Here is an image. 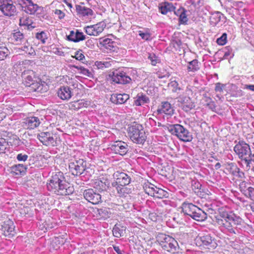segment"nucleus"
Segmentation results:
<instances>
[{
    "label": "nucleus",
    "mask_w": 254,
    "mask_h": 254,
    "mask_svg": "<svg viewBox=\"0 0 254 254\" xmlns=\"http://www.w3.org/2000/svg\"><path fill=\"white\" fill-rule=\"evenodd\" d=\"M215 222L220 227L226 229L231 234H236L235 227L244 224L243 220L232 211H227L223 208L219 209V213L215 216Z\"/></svg>",
    "instance_id": "1"
},
{
    "label": "nucleus",
    "mask_w": 254,
    "mask_h": 254,
    "mask_svg": "<svg viewBox=\"0 0 254 254\" xmlns=\"http://www.w3.org/2000/svg\"><path fill=\"white\" fill-rule=\"evenodd\" d=\"M127 134L130 140L136 144H143L147 138L143 126L135 122L128 127Z\"/></svg>",
    "instance_id": "2"
},
{
    "label": "nucleus",
    "mask_w": 254,
    "mask_h": 254,
    "mask_svg": "<svg viewBox=\"0 0 254 254\" xmlns=\"http://www.w3.org/2000/svg\"><path fill=\"white\" fill-rule=\"evenodd\" d=\"M157 241L161 248L168 252L174 254L178 249V242L170 236L159 234L157 237Z\"/></svg>",
    "instance_id": "3"
},
{
    "label": "nucleus",
    "mask_w": 254,
    "mask_h": 254,
    "mask_svg": "<svg viewBox=\"0 0 254 254\" xmlns=\"http://www.w3.org/2000/svg\"><path fill=\"white\" fill-rule=\"evenodd\" d=\"M234 150L239 157L244 160L247 163V166L250 167L253 155L249 145L244 141H239L235 146Z\"/></svg>",
    "instance_id": "4"
},
{
    "label": "nucleus",
    "mask_w": 254,
    "mask_h": 254,
    "mask_svg": "<svg viewBox=\"0 0 254 254\" xmlns=\"http://www.w3.org/2000/svg\"><path fill=\"white\" fill-rule=\"evenodd\" d=\"M196 244L198 247L208 250H214L217 247L216 240L209 235L197 237Z\"/></svg>",
    "instance_id": "5"
},
{
    "label": "nucleus",
    "mask_w": 254,
    "mask_h": 254,
    "mask_svg": "<svg viewBox=\"0 0 254 254\" xmlns=\"http://www.w3.org/2000/svg\"><path fill=\"white\" fill-rule=\"evenodd\" d=\"M171 130L180 140L184 142L190 141L192 139V135L183 126L179 124L173 125L171 127Z\"/></svg>",
    "instance_id": "6"
},
{
    "label": "nucleus",
    "mask_w": 254,
    "mask_h": 254,
    "mask_svg": "<svg viewBox=\"0 0 254 254\" xmlns=\"http://www.w3.org/2000/svg\"><path fill=\"white\" fill-rule=\"evenodd\" d=\"M192 94V90L187 87L186 90V95L180 97V102L182 104V109L186 112L190 111L195 107L194 102L189 96Z\"/></svg>",
    "instance_id": "7"
},
{
    "label": "nucleus",
    "mask_w": 254,
    "mask_h": 254,
    "mask_svg": "<svg viewBox=\"0 0 254 254\" xmlns=\"http://www.w3.org/2000/svg\"><path fill=\"white\" fill-rule=\"evenodd\" d=\"M85 163L83 159L74 160L69 163V172L74 176H78L83 173L85 170Z\"/></svg>",
    "instance_id": "8"
},
{
    "label": "nucleus",
    "mask_w": 254,
    "mask_h": 254,
    "mask_svg": "<svg viewBox=\"0 0 254 254\" xmlns=\"http://www.w3.org/2000/svg\"><path fill=\"white\" fill-rule=\"evenodd\" d=\"M0 10L5 16L9 17H13L17 14L16 6L11 0L3 1L0 5Z\"/></svg>",
    "instance_id": "9"
},
{
    "label": "nucleus",
    "mask_w": 254,
    "mask_h": 254,
    "mask_svg": "<svg viewBox=\"0 0 254 254\" xmlns=\"http://www.w3.org/2000/svg\"><path fill=\"white\" fill-rule=\"evenodd\" d=\"M114 182L112 183L113 187L127 186L130 182L129 177L125 173L117 171L113 175Z\"/></svg>",
    "instance_id": "10"
},
{
    "label": "nucleus",
    "mask_w": 254,
    "mask_h": 254,
    "mask_svg": "<svg viewBox=\"0 0 254 254\" xmlns=\"http://www.w3.org/2000/svg\"><path fill=\"white\" fill-rule=\"evenodd\" d=\"M109 181L106 174H101L92 180V186L99 190H106L109 185Z\"/></svg>",
    "instance_id": "11"
},
{
    "label": "nucleus",
    "mask_w": 254,
    "mask_h": 254,
    "mask_svg": "<svg viewBox=\"0 0 254 254\" xmlns=\"http://www.w3.org/2000/svg\"><path fill=\"white\" fill-rule=\"evenodd\" d=\"M112 80L117 84H126L131 81V78L123 71L116 70L111 75Z\"/></svg>",
    "instance_id": "12"
},
{
    "label": "nucleus",
    "mask_w": 254,
    "mask_h": 254,
    "mask_svg": "<svg viewBox=\"0 0 254 254\" xmlns=\"http://www.w3.org/2000/svg\"><path fill=\"white\" fill-rule=\"evenodd\" d=\"M0 229L2 234L5 237H8L9 238L14 236L15 234L13 222L9 219L6 220L3 222Z\"/></svg>",
    "instance_id": "13"
},
{
    "label": "nucleus",
    "mask_w": 254,
    "mask_h": 254,
    "mask_svg": "<svg viewBox=\"0 0 254 254\" xmlns=\"http://www.w3.org/2000/svg\"><path fill=\"white\" fill-rule=\"evenodd\" d=\"M106 27L105 23L99 22L96 24L87 26L84 27L85 33L90 36H98L101 33Z\"/></svg>",
    "instance_id": "14"
},
{
    "label": "nucleus",
    "mask_w": 254,
    "mask_h": 254,
    "mask_svg": "<svg viewBox=\"0 0 254 254\" xmlns=\"http://www.w3.org/2000/svg\"><path fill=\"white\" fill-rule=\"evenodd\" d=\"M63 181L58 177H54L51 180L48 187H50L53 190L55 193L58 195H63L64 184Z\"/></svg>",
    "instance_id": "15"
},
{
    "label": "nucleus",
    "mask_w": 254,
    "mask_h": 254,
    "mask_svg": "<svg viewBox=\"0 0 254 254\" xmlns=\"http://www.w3.org/2000/svg\"><path fill=\"white\" fill-rule=\"evenodd\" d=\"M83 195L85 199L93 204H97L102 201L101 195L91 189L85 190Z\"/></svg>",
    "instance_id": "16"
},
{
    "label": "nucleus",
    "mask_w": 254,
    "mask_h": 254,
    "mask_svg": "<svg viewBox=\"0 0 254 254\" xmlns=\"http://www.w3.org/2000/svg\"><path fill=\"white\" fill-rule=\"evenodd\" d=\"M39 140L43 145L46 146H54L56 142L53 137V134L50 132H42L37 136Z\"/></svg>",
    "instance_id": "17"
},
{
    "label": "nucleus",
    "mask_w": 254,
    "mask_h": 254,
    "mask_svg": "<svg viewBox=\"0 0 254 254\" xmlns=\"http://www.w3.org/2000/svg\"><path fill=\"white\" fill-rule=\"evenodd\" d=\"M10 39L12 43L16 45L23 46L28 43L24 34L20 31H14L11 33Z\"/></svg>",
    "instance_id": "18"
},
{
    "label": "nucleus",
    "mask_w": 254,
    "mask_h": 254,
    "mask_svg": "<svg viewBox=\"0 0 254 254\" xmlns=\"http://www.w3.org/2000/svg\"><path fill=\"white\" fill-rule=\"evenodd\" d=\"M112 150L116 153L121 155H125L128 151L127 144L122 141H116L111 146Z\"/></svg>",
    "instance_id": "19"
},
{
    "label": "nucleus",
    "mask_w": 254,
    "mask_h": 254,
    "mask_svg": "<svg viewBox=\"0 0 254 254\" xmlns=\"http://www.w3.org/2000/svg\"><path fill=\"white\" fill-rule=\"evenodd\" d=\"M40 124L39 119L36 117H29L24 119L22 126L27 128L34 129Z\"/></svg>",
    "instance_id": "20"
},
{
    "label": "nucleus",
    "mask_w": 254,
    "mask_h": 254,
    "mask_svg": "<svg viewBox=\"0 0 254 254\" xmlns=\"http://www.w3.org/2000/svg\"><path fill=\"white\" fill-rule=\"evenodd\" d=\"M66 38L68 41L76 43L84 40L85 39V35H84L83 32L76 30L75 32L70 31L69 34L66 35Z\"/></svg>",
    "instance_id": "21"
},
{
    "label": "nucleus",
    "mask_w": 254,
    "mask_h": 254,
    "mask_svg": "<svg viewBox=\"0 0 254 254\" xmlns=\"http://www.w3.org/2000/svg\"><path fill=\"white\" fill-rule=\"evenodd\" d=\"M174 111V110L172 105L167 101L162 102L157 109V112L159 114H165L168 115H173Z\"/></svg>",
    "instance_id": "22"
},
{
    "label": "nucleus",
    "mask_w": 254,
    "mask_h": 254,
    "mask_svg": "<svg viewBox=\"0 0 254 254\" xmlns=\"http://www.w3.org/2000/svg\"><path fill=\"white\" fill-rule=\"evenodd\" d=\"M129 98L127 94H114L111 95V101L116 104H122L125 103Z\"/></svg>",
    "instance_id": "23"
},
{
    "label": "nucleus",
    "mask_w": 254,
    "mask_h": 254,
    "mask_svg": "<svg viewBox=\"0 0 254 254\" xmlns=\"http://www.w3.org/2000/svg\"><path fill=\"white\" fill-rule=\"evenodd\" d=\"M240 189L244 194L252 200H254V188L251 187L247 188V183L245 181L242 182L240 184Z\"/></svg>",
    "instance_id": "24"
},
{
    "label": "nucleus",
    "mask_w": 254,
    "mask_h": 254,
    "mask_svg": "<svg viewBox=\"0 0 254 254\" xmlns=\"http://www.w3.org/2000/svg\"><path fill=\"white\" fill-rule=\"evenodd\" d=\"M22 77L24 79L25 84L26 86H30L31 83L36 81L37 78L32 70L25 71L22 73Z\"/></svg>",
    "instance_id": "25"
},
{
    "label": "nucleus",
    "mask_w": 254,
    "mask_h": 254,
    "mask_svg": "<svg viewBox=\"0 0 254 254\" xmlns=\"http://www.w3.org/2000/svg\"><path fill=\"white\" fill-rule=\"evenodd\" d=\"M76 10L78 14L82 16H92L93 14V10L83 5V3L81 5H76Z\"/></svg>",
    "instance_id": "26"
},
{
    "label": "nucleus",
    "mask_w": 254,
    "mask_h": 254,
    "mask_svg": "<svg viewBox=\"0 0 254 254\" xmlns=\"http://www.w3.org/2000/svg\"><path fill=\"white\" fill-rule=\"evenodd\" d=\"M158 8L162 14H166L169 12L175 11V7L172 3L166 1L159 4Z\"/></svg>",
    "instance_id": "27"
},
{
    "label": "nucleus",
    "mask_w": 254,
    "mask_h": 254,
    "mask_svg": "<svg viewBox=\"0 0 254 254\" xmlns=\"http://www.w3.org/2000/svg\"><path fill=\"white\" fill-rule=\"evenodd\" d=\"M187 12V11L183 7H181L177 11H175V14L179 17V22L181 24H185L187 23L188 18Z\"/></svg>",
    "instance_id": "28"
},
{
    "label": "nucleus",
    "mask_w": 254,
    "mask_h": 254,
    "mask_svg": "<svg viewBox=\"0 0 254 254\" xmlns=\"http://www.w3.org/2000/svg\"><path fill=\"white\" fill-rule=\"evenodd\" d=\"M38 8V5L34 4L32 0L29 3L21 6L22 10L29 14H35Z\"/></svg>",
    "instance_id": "29"
},
{
    "label": "nucleus",
    "mask_w": 254,
    "mask_h": 254,
    "mask_svg": "<svg viewBox=\"0 0 254 254\" xmlns=\"http://www.w3.org/2000/svg\"><path fill=\"white\" fill-rule=\"evenodd\" d=\"M197 206L192 203H184L182 205V211L185 214L191 216L193 213L196 210Z\"/></svg>",
    "instance_id": "30"
},
{
    "label": "nucleus",
    "mask_w": 254,
    "mask_h": 254,
    "mask_svg": "<svg viewBox=\"0 0 254 254\" xmlns=\"http://www.w3.org/2000/svg\"><path fill=\"white\" fill-rule=\"evenodd\" d=\"M196 209L191 216L192 218L198 221H202L206 219V214L204 211L198 207Z\"/></svg>",
    "instance_id": "31"
},
{
    "label": "nucleus",
    "mask_w": 254,
    "mask_h": 254,
    "mask_svg": "<svg viewBox=\"0 0 254 254\" xmlns=\"http://www.w3.org/2000/svg\"><path fill=\"white\" fill-rule=\"evenodd\" d=\"M143 188L146 193L152 196L157 187L150 182H146L143 184Z\"/></svg>",
    "instance_id": "32"
},
{
    "label": "nucleus",
    "mask_w": 254,
    "mask_h": 254,
    "mask_svg": "<svg viewBox=\"0 0 254 254\" xmlns=\"http://www.w3.org/2000/svg\"><path fill=\"white\" fill-rule=\"evenodd\" d=\"M127 186H125L122 187L118 186L117 187H114L117 190V192L120 197H126L131 192V189L128 188Z\"/></svg>",
    "instance_id": "33"
},
{
    "label": "nucleus",
    "mask_w": 254,
    "mask_h": 254,
    "mask_svg": "<svg viewBox=\"0 0 254 254\" xmlns=\"http://www.w3.org/2000/svg\"><path fill=\"white\" fill-rule=\"evenodd\" d=\"M149 101V98L143 93L137 94L134 101V104L136 106H139L148 103Z\"/></svg>",
    "instance_id": "34"
},
{
    "label": "nucleus",
    "mask_w": 254,
    "mask_h": 254,
    "mask_svg": "<svg viewBox=\"0 0 254 254\" xmlns=\"http://www.w3.org/2000/svg\"><path fill=\"white\" fill-rule=\"evenodd\" d=\"M188 72H194L199 70L200 64L197 60H193L188 63Z\"/></svg>",
    "instance_id": "35"
},
{
    "label": "nucleus",
    "mask_w": 254,
    "mask_h": 254,
    "mask_svg": "<svg viewBox=\"0 0 254 254\" xmlns=\"http://www.w3.org/2000/svg\"><path fill=\"white\" fill-rule=\"evenodd\" d=\"M99 43L107 50H112L114 47V42L109 38H106L105 39H100Z\"/></svg>",
    "instance_id": "36"
},
{
    "label": "nucleus",
    "mask_w": 254,
    "mask_h": 254,
    "mask_svg": "<svg viewBox=\"0 0 254 254\" xmlns=\"http://www.w3.org/2000/svg\"><path fill=\"white\" fill-rule=\"evenodd\" d=\"M114 61L112 60H110L108 61H96L95 63V64L98 67V68H107L110 67L112 64L114 63Z\"/></svg>",
    "instance_id": "37"
},
{
    "label": "nucleus",
    "mask_w": 254,
    "mask_h": 254,
    "mask_svg": "<svg viewBox=\"0 0 254 254\" xmlns=\"http://www.w3.org/2000/svg\"><path fill=\"white\" fill-rule=\"evenodd\" d=\"M9 148L8 143H7L6 140L3 138H0V154L9 152Z\"/></svg>",
    "instance_id": "38"
},
{
    "label": "nucleus",
    "mask_w": 254,
    "mask_h": 254,
    "mask_svg": "<svg viewBox=\"0 0 254 254\" xmlns=\"http://www.w3.org/2000/svg\"><path fill=\"white\" fill-rule=\"evenodd\" d=\"M169 87L171 89L173 92H178L182 90L179 86V83L176 80L171 78L170 82L168 84Z\"/></svg>",
    "instance_id": "39"
},
{
    "label": "nucleus",
    "mask_w": 254,
    "mask_h": 254,
    "mask_svg": "<svg viewBox=\"0 0 254 254\" xmlns=\"http://www.w3.org/2000/svg\"><path fill=\"white\" fill-rule=\"evenodd\" d=\"M26 168L23 164H19L12 167V170L16 175L22 174L26 171Z\"/></svg>",
    "instance_id": "40"
},
{
    "label": "nucleus",
    "mask_w": 254,
    "mask_h": 254,
    "mask_svg": "<svg viewBox=\"0 0 254 254\" xmlns=\"http://www.w3.org/2000/svg\"><path fill=\"white\" fill-rule=\"evenodd\" d=\"M167 192L164 190L157 188L154 194L152 196L153 197L158 198H162L164 197H166L167 195Z\"/></svg>",
    "instance_id": "41"
},
{
    "label": "nucleus",
    "mask_w": 254,
    "mask_h": 254,
    "mask_svg": "<svg viewBox=\"0 0 254 254\" xmlns=\"http://www.w3.org/2000/svg\"><path fill=\"white\" fill-rule=\"evenodd\" d=\"M75 68L79 70V73L84 76L90 77L92 76L91 72L87 68L82 66H75Z\"/></svg>",
    "instance_id": "42"
},
{
    "label": "nucleus",
    "mask_w": 254,
    "mask_h": 254,
    "mask_svg": "<svg viewBox=\"0 0 254 254\" xmlns=\"http://www.w3.org/2000/svg\"><path fill=\"white\" fill-rule=\"evenodd\" d=\"M182 42L178 38H174L171 42L170 47L173 48L175 51L180 50Z\"/></svg>",
    "instance_id": "43"
},
{
    "label": "nucleus",
    "mask_w": 254,
    "mask_h": 254,
    "mask_svg": "<svg viewBox=\"0 0 254 254\" xmlns=\"http://www.w3.org/2000/svg\"><path fill=\"white\" fill-rule=\"evenodd\" d=\"M6 140L7 143H8V145L12 146L13 144H17L18 143V138L16 135L10 134V136H7L6 138H4Z\"/></svg>",
    "instance_id": "44"
},
{
    "label": "nucleus",
    "mask_w": 254,
    "mask_h": 254,
    "mask_svg": "<svg viewBox=\"0 0 254 254\" xmlns=\"http://www.w3.org/2000/svg\"><path fill=\"white\" fill-rule=\"evenodd\" d=\"M19 49L25 53L28 54L29 55H33L35 54V51L32 48V46H31L28 43V42L24 46H21V47Z\"/></svg>",
    "instance_id": "45"
},
{
    "label": "nucleus",
    "mask_w": 254,
    "mask_h": 254,
    "mask_svg": "<svg viewBox=\"0 0 254 254\" xmlns=\"http://www.w3.org/2000/svg\"><path fill=\"white\" fill-rule=\"evenodd\" d=\"M9 53V50L6 47H0V61L4 60L8 55Z\"/></svg>",
    "instance_id": "46"
},
{
    "label": "nucleus",
    "mask_w": 254,
    "mask_h": 254,
    "mask_svg": "<svg viewBox=\"0 0 254 254\" xmlns=\"http://www.w3.org/2000/svg\"><path fill=\"white\" fill-rule=\"evenodd\" d=\"M36 38L38 40H40L42 43H45L46 42V40L48 38V36L46 32L42 31L36 34Z\"/></svg>",
    "instance_id": "47"
},
{
    "label": "nucleus",
    "mask_w": 254,
    "mask_h": 254,
    "mask_svg": "<svg viewBox=\"0 0 254 254\" xmlns=\"http://www.w3.org/2000/svg\"><path fill=\"white\" fill-rule=\"evenodd\" d=\"M227 42V35L226 33H223L222 36L218 38L216 42L218 45L220 46H223L226 44Z\"/></svg>",
    "instance_id": "48"
},
{
    "label": "nucleus",
    "mask_w": 254,
    "mask_h": 254,
    "mask_svg": "<svg viewBox=\"0 0 254 254\" xmlns=\"http://www.w3.org/2000/svg\"><path fill=\"white\" fill-rule=\"evenodd\" d=\"M20 23L24 25H26L28 27L31 26L32 27H34V26H32L33 22L32 20L29 17H22L20 19Z\"/></svg>",
    "instance_id": "49"
},
{
    "label": "nucleus",
    "mask_w": 254,
    "mask_h": 254,
    "mask_svg": "<svg viewBox=\"0 0 254 254\" xmlns=\"http://www.w3.org/2000/svg\"><path fill=\"white\" fill-rule=\"evenodd\" d=\"M83 104L82 100H78L72 103L69 105V108L73 110H77L81 107V105Z\"/></svg>",
    "instance_id": "50"
},
{
    "label": "nucleus",
    "mask_w": 254,
    "mask_h": 254,
    "mask_svg": "<svg viewBox=\"0 0 254 254\" xmlns=\"http://www.w3.org/2000/svg\"><path fill=\"white\" fill-rule=\"evenodd\" d=\"M72 57L75 58L76 60L79 61H82L85 60V56L84 55V53L81 50H79L77 51L75 53L74 56Z\"/></svg>",
    "instance_id": "51"
},
{
    "label": "nucleus",
    "mask_w": 254,
    "mask_h": 254,
    "mask_svg": "<svg viewBox=\"0 0 254 254\" xmlns=\"http://www.w3.org/2000/svg\"><path fill=\"white\" fill-rule=\"evenodd\" d=\"M230 173L233 175H238L241 177V175H244L243 172H240V169L236 165H232L230 167Z\"/></svg>",
    "instance_id": "52"
},
{
    "label": "nucleus",
    "mask_w": 254,
    "mask_h": 254,
    "mask_svg": "<svg viewBox=\"0 0 254 254\" xmlns=\"http://www.w3.org/2000/svg\"><path fill=\"white\" fill-rule=\"evenodd\" d=\"M38 79H36V81L34 82L33 83H31V88L34 91H40L42 89L41 84L37 81Z\"/></svg>",
    "instance_id": "53"
},
{
    "label": "nucleus",
    "mask_w": 254,
    "mask_h": 254,
    "mask_svg": "<svg viewBox=\"0 0 254 254\" xmlns=\"http://www.w3.org/2000/svg\"><path fill=\"white\" fill-rule=\"evenodd\" d=\"M225 86V85L219 82L217 83L215 85V91L221 95L223 93Z\"/></svg>",
    "instance_id": "54"
},
{
    "label": "nucleus",
    "mask_w": 254,
    "mask_h": 254,
    "mask_svg": "<svg viewBox=\"0 0 254 254\" xmlns=\"http://www.w3.org/2000/svg\"><path fill=\"white\" fill-rule=\"evenodd\" d=\"M75 65H68L66 68V71L67 72V76L72 77L75 74L76 71L74 70Z\"/></svg>",
    "instance_id": "55"
},
{
    "label": "nucleus",
    "mask_w": 254,
    "mask_h": 254,
    "mask_svg": "<svg viewBox=\"0 0 254 254\" xmlns=\"http://www.w3.org/2000/svg\"><path fill=\"white\" fill-rule=\"evenodd\" d=\"M148 59L150 60L152 65H155L158 62V59L154 54H150Z\"/></svg>",
    "instance_id": "56"
},
{
    "label": "nucleus",
    "mask_w": 254,
    "mask_h": 254,
    "mask_svg": "<svg viewBox=\"0 0 254 254\" xmlns=\"http://www.w3.org/2000/svg\"><path fill=\"white\" fill-rule=\"evenodd\" d=\"M54 12L55 17H57L59 19H62L64 18V12L62 10L56 9L54 11Z\"/></svg>",
    "instance_id": "57"
},
{
    "label": "nucleus",
    "mask_w": 254,
    "mask_h": 254,
    "mask_svg": "<svg viewBox=\"0 0 254 254\" xmlns=\"http://www.w3.org/2000/svg\"><path fill=\"white\" fill-rule=\"evenodd\" d=\"M71 97V91L68 87H64V99H69Z\"/></svg>",
    "instance_id": "58"
},
{
    "label": "nucleus",
    "mask_w": 254,
    "mask_h": 254,
    "mask_svg": "<svg viewBox=\"0 0 254 254\" xmlns=\"http://www.w3.org/2000/svg\"><path fill=\"white\" fill-rule=\"evenodd\" d=\"M113 235L117 238H120L122 236V232L120 229L118 227H114L113 229Z\"/></svg>",
    "instance_id": "59"
},
{
    "label": "nucleus",
    "mask_w": 254,
    "mask_h": 254,
    "mask_svg": "<svg viewBox=\"0 0 254 254\" xmlns=\"http://www.w3.org/2000/svg\"><path fill=\"white\" fill-rule=\"evenodd\" d=\"M28 156L26 154H22V153H19L18 154L17 156H16V159L19 161H23V162H25V161L27 160V158H28Z\"/></svg>",
    "instance_id": "60"
},
{
    "label": "nucleus",
    "mask_w": 254,
    "mask_h": 254,
    "mask_svg": "<svg viewBox=\"0 0 254 254\" xmlns=\"http://www.w3.org/2000/svg\"><path fill=\"white\" fill-rule=\"evenodd\" d=\"M139 35L143 39L146 40H148L150 37V35L148 33H143L141 31H139Z\"/></svg>",
    "instance_id": "61"
},
{
    "label": "nucleus",
    "mask_w": 254,
    "mask_h": 254,
    "mask_svg": "<svg viewBox=\"0 0 254 254\" xmlns=\"http://www.w3.org/2000/svg\"><path fill=\"white\" fill-rule=\"evenodd\" d=\"M74 191V188L72 186L68 187L67 189H65V191L64 192V194L65 195H68L70 194H72Z\"/></svg>",
    "instance_id": "62"
},
{
    "label": "nucleus",
    "mask_w": 254,
    "mask_h": 254,
    "mask_svg": "<svg viewBox=\"0 0 254 254\" xmlns=\"http://www.w3.org/2000/svg\"><path fill=\"white\" fill-rule=\"evenodd\" d=\"M86 45L88 48H92L94 46L93 40L92 39H89L87 40L86 42Z\"/></svg>",
    "instance_id": "63"
},
{
    "label": "nucleus",
    "mask_w": 254,
    "mask_h": 254,
    "mask_svg": "<svg viewBox=\"0 0 254 254\" xmlns=\"http://www.w3.org/2000/svg\"><path fill=\"white\" fill-rule=\"evenodd\" d=\"M3 109H0V122L5 118L6 113L3 111Z\"/></svg>",
    "instance_id": "64"
}]
</instances>
